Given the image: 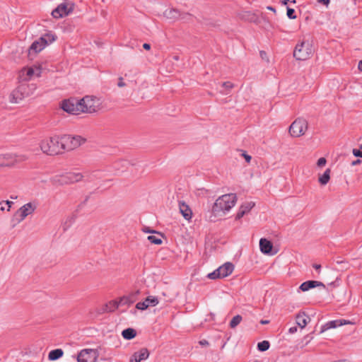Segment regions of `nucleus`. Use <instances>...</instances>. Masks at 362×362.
I'll return each instance as SVG.
<instances>
[{"instance_id": "bb28decb", "label": "nucleus", "mask_w": 362, "mask_h": 362, "mask_svg": "<svg viewBox=\"0 0 362 362\" xmlns=\"http://www.w3.org/2000/svg\"><path fill=\"white\" fill-rule=\"evenodd\" d=\"M64 354V351L61 349H56L49 351L48 354V359L49 361H56L60 358Z\"/></svg>"}, {"instance_id": "1a4fd4ad", "label": "nucleus", "mask_w": 362, "mask_h": 362, "mask_svg": "<svg viewBox=\"0 0 362 362\" xmlns=\"http://www.w3.org/2000/svg\"><path fill=\"white\" fill-rule=\"evenodd\" d=\"M308 128L306 120L303 118L296 119L290 126L289 132L291 136L298 137L303 135Z\"/></svg>"}, {"instance_id": "393cba45", "label": "nucleus", "mask_w": 362, "mask_h": 362, "mask_svg": "<svg viewBox=\"0 0 362 362\" xmlns=\"http://www.w3.org/2000/svg\"><path fill=\"white\" fill-rule=\"evenodd\" d=\"M331 170L327 168L322 175H319L318 182L321 185H326L330 180Z\"/></svg>"}, {"instance_id": "a878e982", "label": "nucleus", "mask_w": 362, "mask_h": 362, "mask_svg": "<svg viewBox=\"0 0 362 362\" xmlns=\"http://www.w3.org/2000/svg\"><path fill=\"white\" fill-rule=\"evenodd\" d=\"M308 317L304 313H301L296 316V323L300 328H304L308 324Z\"/></svg>"}, {"instance_id": "39448f33", "label": "nucleus", "mask_w": 362, "mask_h": 362, "mask_svg": "<svg viewBox=\"0 0 362 362\" xmlns=\"http://www.w3.org/2000/svg\"><path fill=\"white\" fill-rule=\"evenodd\" d=\"M37 203L36 202H30L21 206L14 214L13 221L16 223L22 222L25 218L32 215L37 209Z\"/></svg>"}, {"instance_id": "412c9836", "label": "nucleus", "mask_w": 362, "mask_h": 362, "mask_svg": "<svg viewBox=\"0 0 362 362\" xmlns=\"http://www.w3.org/2000/svg\"><path fill=\"white\" fill-rule=\"evenodd\" d=\"M255 203L252 202H247L243 204L237 213L236 218L240 219L244 216V215L247 214L250 211V210L254 207Z\"/></svg>"}, {"instance_id": "37998d69", "label": "nucleus", "mask_w": 362, "mask_h": 362, "mask_svg": "<svg viewBox=\"0 0 362 362\" xmlns=\"http://www.w3.org/2000/svg\"><path fill=\"white\" fill-rule=\"evenodd\" d=\"M117 85L119 87H124L125 86V83L123 82L122 77L119 78V82Z\"/></svg>"}, {"instance_id": "4d7b16f0", "label": "nucleus", "mask_w": 362, "mask_h": 362, "mask_svg": "<svg viewBox=\"0 0 362 362\" xmlns=\"http://www.w3.org/2000/svg\"><path fill=\"white\" fill-rule=\"evenodd\" d=\"M174 59H175V60H178V59H179V57H178V56H175V57H174Z\"/></svg>"}, {"instance_id": "09e8293b", "label": "nucleus", "mask_w": 362, "mask_h": 362, "mask_svg": "<svg viewBox=\"0 0 362 362\" xmlns=\"http://www.w3.org/2000/svg\"><path fill=\"white\" fill-rule=\"evenodd\" d=\"M267 8L268 10H269V11H273L274 13H276V9H275V8H274V7H272V6H267Z\"/></svg>"}, {"instance_id": "f704fd0d", "label": "nucleus", "mask_w": 362, "mask_h": 362, "mask_svg": "<svg viewBox=\"0 0 362 362\" xmlns=\"http://www.w3.org/2000/svg\"><path fill=\"white\" fill-rule=\"evenodd\" d=\"M294 13H295V11L294 9L293 8H287V16L288 18L290 19H296V16L294 15Z\"/></svg>"}, {"instance_id": "ddd939ff", "label": "nucleus", "mask_w": 362, "mask_h": 362, "mask_svg": "<svg viewBox=\"0 0 362 362\" xmlns=\"http://www.w3.org/2000/svg\"><path fill=\"white\" fill-rule=\"evenodd\" d=\"M187 15V13H182L178 9L175 8H167L163 12V16L171 21H176L180 19H183Z\"/></svg>"}, {"instance_id": "de8ad7c7", "label": "nucleus", "mask_w": 362, "mask_h": 362, "mask_svg": "<svg viewBox=\"0 0 362 362\" xmlns=\"http://www.w3.org/2000/svg\"><path fill=\"white\" fill-rule=\"evenodd\" d=\"M361 163V160H359V159H357L354 161L352 162L351 165H358V164H360Z\"/></svg>"}, {"instance_id": "603ef678", "label": "nucleus", "mask_w": 362, "mask_h": 362, "mask_svg": "<svg viewBox=\"0 0 362 362\" xmlns=\"http://www.w3.org/2000/svg\"><path fill=\"white\" fill-rule=\"evenodd\" d=\"M288 2H289V0H284V1H282V4L284 5H286Z\"/></svg>"}, {"instance_id": "473e14b6", "label": "nucleus", "mask_w": 362, "mask_h": 362, "mask_svg": "<svg viewBox=\"0 0 362 362\" xmlns=\"http://www.w3.org/2000/svg\"><path fill=\"white\" fill-rule=\"evenodd\" d=\"M269 342L268 341H262L257 344V349L260 351H265L269 348Z\"/></svg>"}, {"instance_id": "8fccbe9b", "label": "nucleus", "mask_w": 362, "mask_h": 362, "mask_svg": "<svg viewBox=\"0 0 362 362\" xmlns=\"http://www.w3.org/2000/svg\"><path fill=\"white\" fill-rule=\"evenodd\" d=\"M358 68L360 71H362V60L359 61Z\"/></svg>"}, {"instance_id": "c03bdc74", "label": "nucleus", "mask_w": 362, "mask_h": 362, "mask_svg": "<svg viewBox=\"0 0 362 362\" xmlns=\"http://www.w3.org/2000/svg\"><path fill=\"white\" fill-rule=\"evenodd\" d=\"M288 332L290 334H294L297 332V327H291L289 328Z\"/></svg>"}, {"instance_id": "c756f323", "label": "nucleus", "mask_w": 362, "mask_h": 362, "mask_svg": "<svg viewBox=\"0 0 362 362\" xmlns=\"http://www.w3.org/2000/svg\"><path fill=\"white\" fill-rule=\"evenodd\" d=\"M120 306L119 300H111L107 305V310L110 312L114 311Z\"/></svg>"}, {"instance_id": "4be33fe9", "label": "nucleus", "mask_w": 362, "mask_h": 362, "mask_svg": "<svg viewBox=\"0 0 362 362\" xmlns=\"http://www.w3.org/2000/svg\"><path fill=\"white\" fill-rule=\"evenodd\" d=\"M179 210L185 219L189 221L192 218V211L185 202H179Z\"/></svg>"}, {"instance_id": "423d86ee", "label": "nucleus", "mask_w": 362, "mask_h": 362, "mask_svg": "<svg viewBox=\"0 0 362 362\" xmlns=\"http://www.w3.org/2000/svg\"><path fill=\"white\" fill-rule=\"evenodd\" d=\"M27 156L16 153H0V167H11L27 160Z\"/></svg>"}, {"instance_id": "72a5a7b5", "label": "nucleus", "mask_w": 362, "mask_h": 362, "mask_svg": "<svg viewBox=\"0 0 362 362\" xmlns=\"http://www.w3.org/2000/svg\"><path fill=\"white\" fill-rule=\"evenodd\" d=\"M40 38H44V40L46 42V45H47L49 43H52L56 39V36L52 33H47Z\"/></svg>"}, {"instance_id": "9d476101", "label": "nucleus", "mask_w": 362, "mask_h": 362, "mask_svg": "<svg viewBox=\"0 0 362 362\" xmlns=\"http://www.w3.org/2000/svg\"><path fill=\"white\" fill-rule=\"evenodd\" d=\"M28 95V86L27 84H21L11 92L10 95V101L15 103H18Z\"/></svg>"}, {"instance_id": "a19ab883", "label": "nucleus", "mask_w": 362, "mask_h": 362, "mask_svg": "<svg viewBox=\"0 0 362 362\" xmlns=\"http://www.w3.org/2000/svg\"><path fill=\"white\" fill-rule=\"evenodd\" d=\"M353 154L356 157L362 158V151L358 149H353Z\"/></svg>"}, {"instance_id": "3c124183", "label": "nucleus", "mask_w": 362, "mask_h": 362, "mask_svg": "<svg viewBox=\"0 0 362 362\" xmlns=\"http://www.w3.org/2000/svg\"><path fill=\"white\" fill-rule=\"evenodd\" d=\"M313 267H314L315 269L318 270V269H320L321 268V266H320V264H314V265H313Z\"/></svg>"}, {"instance_id": "f03ea898", "label": "nucleus", "mask_w": 362, "mask_h": 362, "mask_svg": "<svg viewBox=\"0 0 362 362\" xmlns=\"http://www.w3.org/2000/svg\"><path fill=\"white\" fill-rule=\"evenodd\" d=\"M237 196L230 193L220 196L214 202L212 212L215 216H223L228 213L236 204Z\"/></svg>"}, {"instance_id": "aec40b11", "label": "nucleus", "mask_w": 362, "mask_h": 362, "mask_svg": "<svg viewBox=\"0 0 362 362\" xmlns=\"http://www.w3.org/2000/svg\"><path fill=\"white\" fill-rule=\"evenodd\" d=\"M238 18L245 21H248L251 23H259V18L257 15L255 13H252L251 11H242L238 13Z\"/></svg>"}, {"instance_id": "6e6552de", "label": "nucleus", "mask_w": 362, "mask_h": 362, "mask_svg": "<svg viewBox=\"0 0 362 362\" xmlns=\"http://www.w3.org/2000/svg\"><path fill=\"white\" fill-rule=\"evenodd\" d=\"M234 266L230 262H226L220 266L213 272L209 273L207 276L210 279H222L229 276L233 271Z\"/></svg>"}, {"instance_id": "bf43d9fd", "label": "nucleus", "mask_w": 362, "mask_h": 362, "mask_svg": "<svg viewBox=\"0 0 362 362\" xmlns=\"http://www.w3.org/2000/svg\"><path fill=\"white\" fill-rule=\"evenodd\" d=\"M292 3H296V0L291 1Z\"/></svg>"}, {"instance_id": "f8f14e48", "label": "nucleus", "mask_w": 362, "mask_h": 362, "mask_svg": "<svg viewBox=\"0 0 362 362\" xmlns=\"http://www.w3.org/2000/svg\"><path fill=\"white\" fill-rule=\"evenodd\" d=\"M98 357V351L95 349H83L77 356L78 362H96Z\"/></svg>"}, {"instance_id": "2f4dec72", "label": "nucleus", "mask_w": 362, "mask_h": 362, "mask_svg": "<svg viewBox=\"0 0 362 362\" xmlns=\"http://www.w3.org/2000/svg\"><path fill=\"white\" fill-rule=\"evenodd\" d=\"M147 239L153 244L160 245L162 243V240L160 238V235H148Z\"/></svg>"}, {"instance_id": "a18cd8bd", "label": "nucleus", "mask_w": 362, "mask_h": 362, "mask_svg": "<svg viewBox=\"0 0 362 362\" xmlns=\"http://www.w3.org/2000/svg\"><path fill=\"white\" fill-rule=\"evenodd\" d=\"M199 344L202 345V346H208L209 345V342H208V341H206L205 339H203V340H201L199 341Z\"/></svg>"}, {"instance_id": "5fc2aeb1", "label": "nucleus", "mask_w": 362, "mask_h": 362, "mask_svg": "<svg viewBox=\"0 0 362 362\" xmlns=\"http://www.w3.org/2000/svg\"><path fill=\"white\" fill-rule=\"evenodd\" d=\"M0 210L4 211L6 210V209L5 208V206H1Z\"/></svg>"}, {"instance_id": "c9c22d12", "label": "nucleus", "mask_w": 362, "mask_h": 362, "mask_svg": "<svg viewBox=\"0 0 362 362\" xmlns=\"http://www.w3.org/2000/svg\"><path fill=\"white\" fill-rule=\"evenodd\" d=\"M241 156L245 158V161L247 163H250L251 162L252 157H251V156L247 154L246 151H241Z\"/></svg>"}, {"instance_id": "f257e3e1", "label": "nucleus", "mask_w": 362, "mask_h": 362, "mask_svg": "<svg viewBox=\"0 0 362 362\" xmlns=\"http://www.w3.org/2000/svg\"><path fill=\"white\" fill-rule=\"evenodd\" d=\"M59 107L67 113L73 112L95 113L101 110V103L98 98L93 95H86L81 99L71 97L63 100Z\"/></svg>"}, {"instance_id": "20e7f679", "label": "nucleus", "mask_w": 362, "mask_h": 362, "mask_svg": "<svg viewBox=\"0 0 362 362\" xmlns=\"http://www.w3.org/2000/svg\"><path fill=\"white\" fill-rule=\"evenodd\" d=\"M62 153L64 151H70L75 150L84 144L87 139L80 135L65 134L61 136Z\"/></svg>"}, {"instance_id": "7c9ffc66", "label": "nucleus", "mask_w": 362, "mask_h": 362, "mask_svg": "<svg viewBox=\"0 0 362 362\" xmlns=\"http://www.w3.org/2000/svg\"><path fill=\"white\" fill-rule=\"evenodd\" d=\"M242 319V317L239 315L234 316L230 322V327L231 328L236 327L241 322Z\"/></svg>"}, {"instance_id": "e433bc0d", "label": "nucleus", "mask_w": 362, "mask_h": 362, "mask_svg": "<svg viewBox=\"0 0 362 362\" xmlns=\"http://www.w3.org/2000/svg\"><path fill=\"white\" fill-rule=\"evenodd\" d=\"M327 163V160L325 158H320L317 161V166L323 168Z\"/></svg>"}, {"instance_id": "6e6d98bb", "label": "nucleus", "mask_w": 362, "mask_h": 362, "mask_svg": "<svg viewBox=\"0 0 362 362\" xmlns=\"http://www.w3.org/2000/svg\"><path fill=\"white\" fill-rule=\"evenodd\" d=\"M335 362H349L346 360H340V361H335Z\"/></svg>"}, {"instance_id": "052dcab7", "label": "nucleus", "mask_w": 362, "mask_h": 362, "mask_svg": "<svg viewBox=\"0 0 362 362\" xmlns=\"http://www.w3.org/2000/svg\"><path fill=\"white\" fill-rule=\"evenodd\" d=\"M361 148H362V145L361 146Z\"/></svg>"}, {"instance_id": "5701e85b", "label": "nucleus", "mask_w": 362, "mask_h": 362, "mask_svg": "<svg viewBox=\"0 0 362 362\" xmlns=\"http://www.w3.org/2000/svg\"><path fill=\"white\" fill-rule=\"evenodd\" d=\"M318 286L325 287V285L318 281H307L300 284L299 289L305 292Z\"/></svg>"}, {"instance_id": "6ab92c4d", "label": "nucleus", "mask_w": 362, "mask_h": 362, "mask_svg": "<svg viewBox=\"0 0 362 362\" xmlns=\"http://www.w3.org/2000/svg\"><path fill=\"white\" fill-rule=\"evenodd\" d=\"M149 356V352L147 349L143 348L135 352L130 358V362H141L147 359Z\"/></svg>"}, {"instance_id": "2eb2a0df", "label": "nucleus", "mask_w": 362, "mask_h": 362, "mask_svg": "<svg viewBox=\"0 0 362 362\" xmlns=\"http://www.w3.org/2000/svg\"><path fill=\"white\" fill-rule=\"evenodd\" d=\"M158 303L159 300L157 297L150 296H148L144 301L137 303L136 308L140 310H145L150 306L154 307L157 305Z\"/></svg>"}, {"instance_id": "cd10ccee", "label": "nucleus", "mask_w": 362, "mask_h": 362, "mask_svg": "<svg viewBox=\"0 0 362 362\" xmlns=\"http://www.w3.org/2000/svg\"><path fill=\"white\" fill-rule=\"evenodd\" d=\"M134 294L124 296L119 299L120 306L132 304L134 302Z\"/></svg>"}, {"instance_id": "13d9d810", "label": "nucleus", "mask_w": 362, "mask_h": 362, "mask_svg": "<svg viewBox=\"0 0 362 362\" xmlns=\"http://www.w3.org/2000/svg\"><path fill=\"white\" fill-rule=\"evenodd\" d=\"M57 177H55L54 178V182H56V181H57Z\"/></svg>"}, {"instance_id": "58836bf2", "label": "nucleus", "mask_w": 362, "mask_h": 362, "mask_svg": "<svg viewBox=\"0 0 362 362\" xmlns=\"http://www.w3.org/2000/svg\"><path fill=\"white\" fill-rule=\"evenodd\" d=\"M259 55H260V57L262 58V59L264 60L265 62H269V57L267 56V54L265 51H260L259 52Z\"/></svg>"}, {"instance_id": "f3484780", "label": "nucleus", "mask_w": 362, "mask_h": 362, "mask_svg": "<svg viewBox=\"0 0 362 362\" xmlns=\"http://www.w3.org/2000/svg\"><path fill=\"white\" fill-rule=\"evenodd\" d=\"M351 323V322L350 321L346 320H335L329 321L321 327V332L322 333L328 329H334L342 325H349Z\"/></svg>"}, {"instance_id": "49530a36", "label": "nucleus", "mask_w": 362, "mask_h": 362, "mask_svg": "<svg viewBox=\"0 0 362 362\" xmlns=\"http://www.w3.org/2000/svg\"><path fill=\"white\" fill-rule=\"evenodd\" d=\"M143 47L146 49V50H149L151 49V45L150 44H148V43H144L143 45Z\"/></svg>"}, {"instance_id": "a211bd4d", "label": "nucleus", "mask_w": 362, "mask_h": 362, "mask_svg": "<svg viewBox=\"0 0 362 362\" xmlns=\"http://www.w3.org/2000/svg\"><path fill=\"white\" fill-rule=\"evenodd\" d=\"M273 245L271 241L267 238H261L259 240V250L265 255H274L275 252H272Z\"/></svg>"}, {"instance_id": "c85d7f7f", "label": "nucleus", "mask_w": 362, "mask_h": 362, "mask_svg": "<svg viewBox=\"0 0 362 362\" xmlns=\"http://www.w3.org/2000/svg\"><path fill=\"white\" fill-rule=\"evenodd\" d=\"M136 334V332L135 329H134L132 328L125 329L122 332V336L123 337V338L125 339H128V340L134 338Z\"/></svg>"}, {"instance_id": "79ce46f5", "label": "nucleus", "mask_w": 362, "mask_h": 362, "mask_svg": "<svg viewBox=\"0 0 362 362\" xmlns=\"http://www.w3.org/2000/svg\"><path fill=\"white\" fill-rule=\"evenodd\" d=\"M318 3L322 4L325 5L326 6H328L329 4L330 0H317Z\"/></svg>"}, {"instance_id": "0eeeda50", "label": "nucleus", "mask_w": 362, "mask_h": 362, "mask_svg": "<svg viewBox=\"0 0 362 362\" xmlns=\"http://www.w3.org/2000/svg\"><path fill=\"white\" fill-rule=\"evenodd\" d=\"M313 54V49L309 42L302 41L296 45L293 51V57L297 60H306Z\"/></svg>"}, {"instance_id": "ea45409f", "label": "nucleus", "mask_w": 362, "mask_h": 362, "mask_svg": "<svg viewBox=\"0 0 362 362\" xmlns=\"http://www.w3.org/2000/svg\"><path fill=\"white\" fill-rule=\"evenodd\" d=\"M3 203H4L6 205H7V208H6L7 211H9L11 210V208L12 205L13 204V202L8 201V200L2 202H0V204H1Z\"/></svg>"}, {"instance_id": "dca6fc26", "label": "nucleus", "mask_w": 362, "mask_h": 362, "mask_svg": "<svg viewBox=\"0 0 362 362\" xmlns=\"http://www.w3.org/2000/svg\"><path fill=\"white\" fill-rule=\"evenodd\" d=\"M42 73V69L40 66H34L32 67L24 68L21 70V74L23 76L25 74L26 76L24 77V80L28 81L32 76H36L37 77L40 76Z\"/></svg>"}, {"instance_id": "864d4df0", "label": "nucleus", "mask_w": 362, "mask_h": 362, "mask_svg": "<svg viewBox=\"0 0 362 362\" xmlns=\"http://www.w3.org/2000/svg\"><path fill=\"white\" fill-rule=\"evenodd\" d=\"M269 322L267 320H262L261 321V323L262 324H267Z\"/></svg>"}, {"instance_id": "b1692460", "label": "nucleus", "mask_w": 362, "mask_h": 362, "mask_svg": "<svg viewBox=\"0 0 362 362\" xmlns=\"http://www.w3.org/2000/svg\"><path fill=\"white\" fill-rule=\"evenodd\" d=\"M46 46V42L44 40V38L40 37L37 40L32 43L29 49V52L37 53L42 51Z\"/></svg>"}, {"instance_id": "7ed1b4c3", "label": "nucleus", "mask_w": 362, "mask_h": 362, "mask_svg": "<svg viewBox=\"0 0 362 362\" xmlns=\"http://www.w3.org/2000/svg\"><path fill=\"white\" fill-rule=\"evenodd\" d=\"M61 136L54 135L40 140L39 146L41 151L47 156H57L62 153Z\"/></svg>"}, {"instance_id": "9b49d317", "label": "nucleus", "mask_w": 362, "mask_h": 362, "mask_svg": "<svg viewBox=\"0 0 362 362\" xmlns=\"http://www.w3.org/2000/svg\"><path fill=\"white\" fill-rule=\"evenodd\" d=\"M74 11V5L66 3H62L57 6L52 11V16L54 18H60L68 16Z\"/></svg>"}, {"instance_id": "4468645a", "label": "nucleus", "mask_w": 362, "mask_h": 362, "mask_svg": "<svg viewBox=\"0 0 362 362\" xmlns=\"http://www.w3.org/2000/svg\"><path fill=\"white\" fill-rule=\"evenodd\" d=\"M88 177V173L86 172L84 174L79 172H69L62 176L63 182L74 183L83 180L84 178Z\"/></svg>"}, {"instance_id": "4c0bfd02", "label": "nucleus", "mask_w": 362, "mask_h": 362, "mask_svg": "<svg viewBox=\"0 0 362 362\" xmlns=\"http://www.w3.org/2000/svg\"><path fill=\"white\" fill-rule=\"evenodd\" d=\"M222 86L230 90L234 87V84L230 81H226L222 83Z\"/></svg>"}]
</instances>
